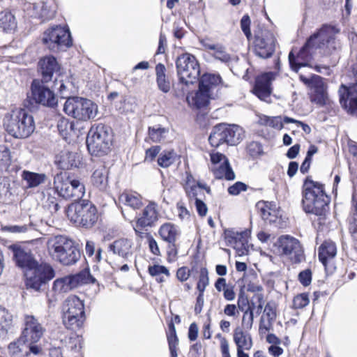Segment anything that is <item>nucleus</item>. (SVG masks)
<instances>
[{
	"instance_id": "79ce46f5",
	"label": "nucleus",
	"mask_w": 357,
	"mask_h": 357,
	"mask_svg": "<svg viewBox=\"0 0 357 357\" xmlns=\"http://www.w3.org/2000/svg\"><path fill=\"white\" fill-rule=\"evenodd\" d=\"M169 132V129L158 124L148 128V135L150 139L155 143L165 139Z\"/></svg>"
},
{
	"instance_id": "473e14b6",
	"label": "nucleus",
	"mask_w": 357,
	"mask_h": 357,
	"mask_svg": "<svg viewBox=\"0 0 357 357\" xmlns=\"http://www.w3.org/2000/svg\"><path fill=\"white\" fill-rule=\"evenodd\" d=\"M166 68L164 64L159 63L155 66L156 84L160 91L165 93L169 92L171 83L166 76Z\"/></svg>"
},
{
	"instance_id": "6ab92c4d",
	"label": "nucleus",
	"mask_w": 357,
	"mask_h": 357,
	"mask_svg": "<svg viewBox=\"0 0 357 357\" xmlns=\"http://www.w3.org/2000/svg\"><path fill=\"white\" fill-rule=\"evenodd\" d=\"M61 65L56 58L52 55L41 57L38 62V73L40 76L39 80L45 82H53L54 85L57 84V79L54 75L60 72Z\"/></svg>"
},
{
	"instance_id": "e2e57ef3",
	"label": "nucleus",
	"mask_w": 357,
	"mask_h": 357,
	"mask_svg": "<svg viewBox=\"0 0 357 357\" xmlns=\"http://www.w3.org/2000/svg\"><path fill=\"white\" fill-rule=\"evenodd\" d=\"M41 3H30L27 6L26 15L32 18H37L40 20V11Z\"/></svg>"
},
{
	"instance_id": "e433bc0d",
	"label": "nucleus",
	"mask_w": 357,
	"mask_h": 357,
	"mask_svg": "<svg viewBox=\"0 0 357 357\" xmlns=\"http://www.w3.org/2000/svg\"><path fill=\"white\" fill-rule=\"evenodd\" d=\"M17 27L15 17L11 12L4 10L0 13V29L4 32H10Z\"/></svg>"
},
{
	"instance_id": "39448f33",
	"label": "nucleus",
	"mask_w": 357,
	"mask_h": 357,
	"mask_svg": "<svg viewBox=\"0 0 357 357\" xmlns=\"http://www.w3.org/2000/svg\"><path fill=\"white\" fill-rule=\"evenodd\" d=\"M50 254L63 266L76 264L81 257V252L75 242L65 236H54L48 243Z\"/></svg>"
},
{
	"instance_id": "2eb2a0df",
	"label": "nucleus",
	"mask_w": 357,
	"mask_h": 357,
	"mask_svg": "<svg viewBox=\"0 0 357 357\" xmlns=\"http://www.w3.org/2000/svg\"><path fill=\"white\" fill-rule=\"evenodd\" d=\"M275 43L276 39L270 30L260 29L255 33L254 52L261 59L270 58L275 52Z\"/></svg>"
},
{
	"instance_id": "a211bd4d",
	"label": "nucleus",
	"mask_w": 357,
	"mask_h": 357,
	"mask_svg": "<svg viewBox=\"0 0 357 357\" xmlns=\"http://www.w3.org/2000/svg\"><path fill=\"white\" fill-rule=\"evenodd\" d=\"M8 248L12 252L13 260L17 267L28 270L37 265V260L27 247L15 243L9 245Z\"/></svg>"
},
{
	"instance_id": "a18cd8bd",
	"label": "nucleus",
	"mask_w": 357,
	"mask_h": 357,
	"mask_svg": "<svg viewBox=\"0 0 357 357\" xmlns=\"http://www.w3.org/2000/svg\"><path fill=\"white\" fill-rule=\"evenodd\" d=\"M211 93L199 85L198 90L194 98L195 105L197 108H202L209 104Z\"/></svg>"
},
{
	"instance_id": "603ef678",
	"label": "nucleus",
	"mask_w": 357,
	"mask_h": 357,
	"mask_svg": "<svg viewBox=\"0 0 357 357\" xmlns=\"http://www.w3.org/2000/svg\"><path fill=\"white\" fill-rule=\"evenodd\" d=\"M233 336L234 343L236 344V341L238 340V343L242 346V348L246 349L248 345L247 331H243V328L238 326L234 331Z\"/></svg>"
},
{
	"instance_id": "0e129e2a",
	"label": "nucleus",
	"mask_w": 357,
	"mask_h": 357,
	"mask_svg": "<svg viewBox=\"0 0 357 357\" xmlns=\"http://www.w3.org/2000/svg\"><path fill=\"white\" fill-rule=\"evenodd\" d=\"M264 314L266 315L269 322L275 321L277 317L275 307L271 303H267L264 307Z\"/></svg>"
},
{
	"instance_id": "393cba45",
	"label": "nucleus",
	"mask_w": 357,
	"mask_h": 357,
	"mask_svg": "<svg viewBox=\"0 0 357 357\" xmlns=\"http://www.w3.org/2000/svg\"><path fill=\"white\" fill-rule=\"evenodd\" d=\"M157 220L158 211L156 210V204L153 202H151L143 209L140 217L137 218L136 225L137 227L140 228L152 227Z\"/></svg>"
},
{
	"instance_id": "f704fd0d",
	"label": "nucleus",
	"mask_w": 357,
	"mask_h": 357,
	"mask_svg": "<svg viewBox=\"0 0 357 357\" xmlns=\"http://www.w3.org/2000/svg\"><path fill=\"white\" fill-rule=\"evenodd\" d=\"M63 323L66 328L70 330H75L79 328L85 319L84 314H70V311L62 316Z\"/></svg>"
},
{
	"instance_id": "f3484780",
	"label": "nucleus",
	"mask_w": 357,
	"mask_h": 357,
	"mask_svg": "<svg viewBox=\"0 0 357 357\" xmlns=\"http://www.w3.org/2000/svg\"><path fill=\"white\" fill-rule=\"evenodd\" d=\"M341 107L349 116L357 118V87L342 84L338 89Z\"/></svg>"
},
{
	"instance_id": "7ed1b4c3",
	"label": "nucleus",
	"mask_w": 357,
	"mask_h": 357,
	"mask_svg": "<svg viewBox=\"0 0 357 357\" xmlns=\"http://www.w3.org/2000/svg\"><path fill=\"white\" fill-rule=\"evenodd\" d=\"M49 82L33 79L30 86V93L23 102L24 107L30 112H37L40 106L54 108L57 106L58 100L54 92L53 86L48 85Z\"/></svg>"
},
{
	"instance_id": "1a4fd4ad",
	"label": "nucleus",
	"mask_w": 357,
	"mask_h": 357,
	"mask_svg": "<svg viewBox=\"0 0 357 357\" xmlns=\"http://www.w3.org/2000/svg\"><path fill=\"white\" fill-rule=\"evenodd\" d=\"M64 112L79 121L94 119L98 112V105L90 99L73 96L68 98L63 105Z\"/></svg>"
},
{
	"instance_id": "338daca9",
	"label": "nucleus",
	"mask_w": 357,
	"mask_h": 357,
	"mask_svg": "<svg viewBox=\"0 0 357 357\" xmlns=\"http://www.w3.org/2000/svg\"><path fill=\"white\" fill-rule=\"evenodd\" d=\"M47 204L48 208L52 213H56L60 209V205L58 202V199L54 196L49 194L47 198Z\"/></svg>"
},
{
	"instance_id": "c756f323",
	"label": "nucleus",
	"mask_w": 357,
	"mask_h": 357,
	"mask_svg": "<svg viewBox=\"0 0 357 357\" xmlns=\"http://www.w3.org/2000/svg\"><path fill=\"white\" fill-rule=\"evenodd\" d=\"M168 331L166 333L170 357H178L177 346L178 337L176 334L175 324L172 319L167 322Z\"/></svg>"
},
{
	"instance_id": "8fccbe9b",
	"label": "nucleus",
	"mask_w": 357,
	"mask_h": 357,
	"mask_svg": "<svg viewBox=\"0 0 357 357\" xmlns=\"http://www.w3.org/2000/svg\"><path fill=\"white\" fill-rule=\"evenodd\" d=\"M310 303L309 295L307 292H303L294 296L293 299V307L295 309H302Z\"/></svg>"
},
{
	"instance_id": "4d7b16f0",
	"label": "nucleus",
	"mask_w": 357,
	"mask_h": 357,
	"mask_svg": "<svg viewBox=\"0 0 357 357\" xmlns=\"http://www.w3.org/2000/svg\"><path fill=\"white\" fill-rule=\"evenodd\" d=\"M249 186L243 182L237 181L227 189L228 193L231 195L236 196L241 192L246 191Z\"/></svg>"
},
{
	"instance_id": "2f4dec72",
	"label": "nucleus",
	"mask_w": 357,
	"mask_h": 357,
	"mask_svg": "<svg viewBox=\"0 0 357 357\" xmlns=\"http://www.w3.org/2000/svg\"><path fill=\"white\" fill-rule=\"evenodd\" d=\"M108 170L104 165L99 166L91 176L93 185L100 190H105L108 183Z\"/></svg>"
},
{
	"instance_id": "58836bf2",
	"label": "nucleus",
	"mask_w": 357,
	"mask_h": 357,
	"mask_svg": "<svg viewBox=\"0 0 357 357\" xmlns=\"http://www.w3.org/2000/svg\"><path fill=\"white\" fill-rule=\"evenodd\" d=\"M224 234L227 245L232 247L240 241L250 237V231L245 230L239 232L234 229H226L225 230Z\"/></svg>"
},
{
	"instance_id": "f257e3e1",
	"label": "nucleus",
	"mask_w": 357,
	"mask_h": 357,
	"mask_svg": "<svg viewBox=\"0 0 357 357\" xmlns=\"http://www.w3.org/2000/svg\"><path fill=\"white\" fill-rule=\"evenodd\" d=\"M330 198L326 194L323 184L307 176L304 181L302 204L307 213H313L322 219L328 208Z\"/></svg>"
},
{
	"instance_id": "f8f14e48",
	"label": "nucleus",
	"mask_w": 357,
	"mask_h": 357,
	"mask_svg": "<svg viewBox=\"0 0 357 357\" xmlns=\"http://www.w3.org/2000/svg\"><path fill=\"white\" fill-rule=\"evenodd\" d=\"M97 284L100 285L97 280L91 275L89 268H84L75 274L59 278L53 282L52 290H72L75 288L82 287L84 285Z\"/></svg>"
},
{
	"instance_id": "7c9ffc66",
	"label": "nucleus",
	"mask_w": 357,
	"mask_h": 357,
	"mask_svg": "<svg viewBox=\"0 0 357 357\" xmlns=\"http://www.w3.org/2000/svg\"><path fill=\"white\" fill-rule=\"evenodd\" d=\"M119 202L134 210L140 208L143 205L142 197L137 192H124L119 195Z\"/></svg>"
},
{
	"instance_id": "de8ad7c7",
	"label": "nucleus",
	"mask_w": 357,
	"mask_h": 357,
	"mask_svg": "<svg viewBox=\"0 0 357 357\" xmlns=\"http://www.w3.org/2000/svg\"><path fill=\"white\" fill-rule=\"evenodd\" d=\"M149 273L151 276L156 277V280L160 282L162 281V278L161 277L162 274H165L167 276L169 275V270L165 266L158 264L149 266Z\"/></svg>"
},
{
	"instance_id": "37998d69",
	"label": "nucleus",
	"mask_w": 357,
	"mask_h": 357,
	"mask_svg": "<svg viewBox=\"0 0 357 357\" xmlns=\"http://www.w3.org/2000/svg\"><path fill=\"white\" fill-rule=\"evenodd\" d=\"M256 206L260 211L263 219L275 222V220L269 219V216H274L275 218L277 216L276 211L272 208V206L275 207V204L261 200L257 203Z\"/></svg>"
},
{
	"instance_id": "6e6d98bb",
	"label": "nucleus",
	"mask_w": 357,
	"mask_h": 357,
	"mask_svg": "<svg viewBox=\"0 0 357 357\" xmlns=\"http://www.w3.org/2000/svg\"><path fill=\"white\" fill-rule=\"evenodd\" d=\"M249 237L240 241L236 245L232 247L236 250V252L238 256H244L248 254L249 252Z\"/></svg>"
},
{
	"instance_id": "4be33fe9",
	"label": "nucleus",
	"mask_w": 357,
	"mask_h": 357,
	"mask_svg": "<svg viewBox=\"0 0 357 357\" xmlns=\"http://www.w3.org/2000/svg\"><path fill=\"white\" fill-rule=\"evenodd\" d=\"M43 335V328L33 316H26L25 328L20 335L26 342L36 343Z\"/></svg>"
},
{
	"instance_id": "ea45409f",
	"label": "nucleus",
	"mask_w": 357,
	"mask_h": 357,
	"mask_svg": "<svg viewBox=\"0 0 357 357\" xmlns=\"http://www.w3.org/2000/svg\"><path fill=\"white\" fill-rule=\"evenodd\" d=\"M159 234L162 240L168 243H172L176 242L178 231L174 225L172 223H165L160 227L159 229Z\"/></svg>"
},
{
	"instance_id": "3c124183",
	"label": "nucleus",
	"mask_w": 357,
	"mask_h": 357,
	"mask_svg": "<svg viewBox=\"0 0 357 357\" xmlns=\"http://www.w3.org/2000/svg\"><path fill=\"white\" fill-rule=\"evenodd\" d=\"M208 272L206 268L202 267L200 269L199 279L197 283V290H205L208 284Z\"/></svg>"
},
{
	"instance_id": "aec40b11",
	"label": "nucleus",
	"mask_w": 357,
	"mask_h": 357,
	"mask_svg": "<svg viewBox=\"0 0 357 357\" xmlns=\"http://www.w3.org/2000/svg\"><path fill=\"white\" fill-rule=\"evenodd\" d=\"M309 41H305L304 45L300 49L299 52L295 55L293 51L289 53L288 59L290 68L297 73L301 67L310 66V61L312 59L313 52L309 50Z\"/></svg>"
},
{
	"instance_id": "774afa93",
	"label": "nucleus",
	"mask_w": 357,
	"mask_h": 357,
	"mask_svg": "<svg viewBox=\"0 0 357 357\" xmlns=\"http://www.w3.org/2000/svg\"><path fill=\"white\" fill-rule=\"evenodd\" d=\"M193 268L190 271L186 266H182L177 270L176 277L180 281H185L192 274Z\"/></svg>"
},
{
	"instance_id": "5fc2aeb1",
	"label": "nucleus",
	"mask_w": 357,
	"mask_h": 357,
	"mask_svg": "<svg viewBox=\"0 0 357 357\" xmlns=\"http://www.w3.org/2000/svg\"><path fill=\"white\" fill-rule=\"evenodd\" d=\"M264 124L277 130H282L283 128V122L280 116L269 117L265 116L264 119Z\"/></svg>"
},
{
	"instance_id": "864d4df0",
	"label": "nucleus",
	"mask_w": 357,
	"mask_h": 357,
	"mask_svg": "<svg viewBox=\"0 0 357 357\" xmlns=\"http://www.w3.org/2000/svg\"><path fill=\"white\" fill-rule=\"evenodd\" d=\"M33 227V224L30 222L29 225H8L3 227L4 231L10 233H25Z\"/></svg>"
},
{
	"instance_id": "dca6fc26",
	"label": "nucleus",
	"mask_w": 357,
	"mask_h": 357,
	"mask_svg": "<svg viewBox=\"0 0 357 357\" xmlns=\"http://www.w3.org/2000/svg\"><path fill=\"white\" fill-rule=\"evenodd\" d=\"M300 80L313 89V93L310 96L312 102L317 104L320 107L326 105L328 102V96L327 93V86L324 83V79L317 75H312L310 78L301 75Z\"/></svg>"
},
{
	"instance_id": "b1692460",
	"label": "nucleus",
	"mask_w": 357,
	"mask_h": 357,
	"mask_svg": "<svg viewBox=\"0 0 357 357\" xmlns=\"http://www.w3.org/2000/svg\"><path fill=\"white\" fill-rule=\"evenodd\" d=\"M55 163L63 170L78 167L81 163L80 155L77 153L63 151L56 156Z\"/></svg>"
},
{
	"instance_id": "20e7f679",
	"label": "nucleus",
	"mask_w": 357,
	"mask_h": 357,
	"mask_svg": "<svg viewBox=\"0 0 357 357\" xmlns=\"http://www.w3.org/2000/svg\"><path fill=\"white\" fill-rule=\"evenodd\" d=\"M25 107L11 111L4 119V126L9 135L15 138L24 139L29 137L34 131L33 116Z\"/></svg>"
},
{
	"instance_id": "c9c22d12",
	"label": "nucleus",
	"mask_w": 357,
	"mask_h": 357,
	"mask_svg": "<svg viewBox=\"0 0 357 357\" xmlns=\"http://www.w3.org/2000/svg\"><path fill=\"white\" fill-rule=\"evenodd\" d=\"M222 82V77L219 74L204 73L199 79V85L205 88L211 93L215 87Z\"/></svg>"
},
{
	"instance_id": "9d476101",
	"label": "nucleus",
	"mask_w": 357,
	"mask_h": 357,
	"mask_svg": "<svg viewBox=\"0 0 357 357\" xmlns=\"http://www.w3.org/2000/svg\"><path fill=\"white\" fill-rule=\"evenodd\" d=\"M243 137L244 131L241 126L222 123L212 128L208 142L213 147L215 148L223 144L236 146L243 140Z\"/></svg>"
},
{
	"instance_id": "a878e982",
	"label": "nucleus",
	"mask_w": 357,
	"mask_h": 357,
	"mask_svg": "<svg viewBox=\"0 0 357 357\" xmlns=\"http://www.w3.org/2000/svg\"><path fill=\"white\" fill-rule=\"evenodd\" d=\"M337 248L335 243L332 241H324L319 247L318 257L319 261L325 267L326 272H328V264L335 257Z\"/></svg>"
},
{
	"instance_id": "c85d7f7f",
	"label": "nucleus",
	"mask_w": 357,
	"mask_h": 357,
	"mask_svg": "<svg viewBox=\"0 0 357 357\" xmlns=\"http://www.w3.org/2000/svg\"><path fill=\"white\" fill-rule=\"evenodd\" d=\"M131 246L130 241L127 238H120L109 244V250L123 258H128L129 255H132Z\"/></svg>"
},
{
	"instance_id": "69168bd1",
	"label": "nucleus",
	"mask_w": 357,
	"mask_h": 357,
	"mask_svg": "<svg viewBox=\"0 0 357 357\" xmlns=\"http://www.w3.org/2000/svg\"><path fill=\"white\" fill-rule=\"evenodd\" d=\"M248 151L252 157H257L263 153L261 145L256 142H252L248 146Z\"/></svg>"
},
{
	"instance_id": "f03ea898",
	"label": "nucleus",
	"mask_w": 357,
	"mask_h": 357,
	"mask_svg": "<svg viewBox=\"0 0 357 357\" xmlns=\"http://www.w3.org/2000/svg\"><path fill=\"white\" fill-rule=\"evenodd\" d=\"M176 68L178 78L176 85L178 95L188 93L190 86L196 83L200 76L199 63L194 55L183 53L177 57Z\"/></svg>"
},
{
	"instance_id": "cd10ccee",
	"label": "nucleus",
	"mask_w": 357,
	"mask_h": 357,
	"mask_svg": "<svg viewBox=\"0 0 357 357\" xmlns=\"http://www.w3.org/2000/svg\"><path fill=\"white\" fill-rule=\"evenodd\" d=\"M63 314L70 311V314H84V304L77 296H69L66 298L62 306Z\"/></svg>"
},
{
	"instance_id": "0eeeda50",
	"label": "nucleus",
	"mask_w": 357,
	"mask_h": 357,
	"mask_svg": "<svg viewBox=\"0 0 357 357\" xmlns=\"http://www.w3.org/2000/svg\"><path fill=\"white\" fill-rule=\"evenodd\" d=\"M67 215L71 222L85 229L92 228L96 224L99 217L96 206L86 199L70 204Z\"/></svg>"
},
{
	"instance_id": "72a5a7b5",
	"label": "nucleus",
	"mask_w": 357,
	"mask_h": 357,
	"mask_svg": "<svg viewBox=\"0 0 357 357\" xmlns=\"http://www.w3.org/2000/svg\"><path fill=\"white\" fill-rule=\"evenodd\" d=\"M13 326V314L0 305V338L4 337Z\"/></svg>"
},
{
	"instance_id": "4468645a",
	"label": "nucleus",
	"mask_w": 357,
	"mask_h": 357,
	"mask_svg": "<svg viewBox=\"0 0 357 357\" xmlns=\"http://www.w3.org/2000/svg\"><path fill=\"white\" fill-rule=\"evenodd\" d=\"M275 246L278 252L287 256L294 264H299L305 260L303 249L298 239L289 235H282L278 238Z\"/></svg>"
},
{
	"instance_id": "c03bdc74",
	"label": "nucleus",
	"mask_w": 357,
	"mask_h": 357,
	"mask_svg": "<svg viewBox=\"0 0 357 357\" xmlns=\"http://www.w3.org/2000/svg\"><path fill=\"white\" fill-rule=\"evenodd\" d=\"M177 154L173 150H164L158 155V165L162 168H167L173 165L176 159Z\"/></svg>"
},
{
	"instance_id": "a19ab883",
	"label": "nucleus",
	"mask_w": 357,
	"mask_h": 357,
	"mask_svg": "<svg viewBox=\"0 0 357 357\" xmlns=\"http://www.w3.org/2000/svg\"><path fill=\"white\" fill-rule=\"evenodd\" d=\"M26 347V341L20 336L17 341L10 342L8 349L12 357H24L28 356L27 351H24Z\"/></svg>"
},
{
	"instance_id": "052dcab7",
	"label": "nucleus",
	"mask_w": 357,
	"mask_h": 357,
	"mask_svg": "<svg viewBox=\"0 0 357 357\" xmlns=\"http://www.w3.org/2000/svg\"><path fill=\"white\" fill-rule=\"evenodd\" d=\"M221 171H224V178L227 181H233L235 179V174L227 158H225L221 164Z\"/></svg>"
},
{
	"instance_id": "13d9d810",
	"label": "nucleus",
	"mask_w": 357,
	"mask_h": 357,
	"mask_svg": "<svg viewBox=\"0 0 357 357\" xmlns=\"http://www.w3.org/2000/svg\"><path fill=\"white\" fill-rule=\"evenodd\" d=\"M240 24L242 31L246 38L250 40L252 36V33L250 31L251 20L250 16L248 14H245L241 19Z\"/></svg>"
},
{
	"instance_id": "423d86ee",
	"label": "nucleus",
	"mask_w": 357,
	"mask_h": 357,
	"mask_svg": "<svg viewBox=\"0 0 357 357\" xmlns=\"http://www.w3.org/2000/svg\"><path fill=\"white\" fill-rule=\"evenodd\" d=\"M113 135L110 127L102 123L93 125L86 137L89 152L98 157L107 155L112 144Z\"/></svg>"
},
{
	"instance_id": "09e8293b",
	"label": "nucleus",
	"mask_w": 357,
	"mask_h": 357,
	"mask_svg": "<svg viewBox=\"0 0 357 357\" xmlns=\"http://www.w3.org/2000/svg\"><path fill=\"white\" fill-rule=\"evenodd\" d=\"M40 13L41 22H45L54 17L55 9L52 8L47 2H41Z\"/></svg>"
},
{
	"instance_id": "bf43d9fd",
	"label": "nucleus",
	"mask_w": 357,
	"mask_h": 357,
	"mask_svg": "<svg viewBox=\"0 0 357 357\" xmlns=\"http://www.w3.org/2000/svg\"><path fill=\"white\" fill-rule=\"evenodd\" d=\"M221 171H224V178L227 181H233L235 179V174L227 158H225L221 164Z\"/></svg>"
},
{
	"instance_id": "680f3d73",
	"label": "nucleus",
	"mask_w": 357,
	"mask_h": 357,
	"mask_svg": "<svg viewBox=\"0 0 357 357\" xmlns=\"http://www.w3.org/2000/svg\"><path fill=\"white\" fill-rule=\"evenodd\" d=\"M312 271L310 268L301 271L298 280L304 287H307L312 282Z\"/></svg>"
},
{
	"instance_id": "bb28decb",
	"label": "nucleus",
	"mask_w": 357,
	"mask_h": 357,
	"mask_svg": "<svg viewBox=\"0 0 357 357\" xmlns=\"http://www.w3.org/2000/svg\"><path fill=\"white\" fill-rule=\"evenodd\" d=\"M310 40V43L309 44V50L312 51L317 49H322L325 47V42L327 43V45H332L335 43V39L329 37L327 34L323 33V31H320L319 29L312 33L306 41Z\"/></svg>"
},
{
	"instance_id": "4c0bfd02",
	"label": "nucleus",
	"mask_w": 357,
	"mask_h": 357,
	"mask_svg": "<svg viewBox=\"0 0 357 357\" xmlns=\"http://www.w3.org/2000/svg\"><path fill=\"white\" fill-rule=\"evenodd\" d=\"M22 178L26 182L29 188H35L44 183L47 176L44 173H36L24 170L22 173Z\"/></svg>"
},
{
	"instance_id": "49530a36",
	"label": "nucleus",
	"mask_w": 357,
	"mask_h": 357,
	"mask_svg": "<svg viewBox=\"0 0 357 357\" xmlns=\"http://www.w3.org/2000/svg\"><path fill=\"white\" fill-rule=\"evenodd\" d=\"M11 162L12 159L10 149L5 146H0V173L6 172Z\"/></svg>"
},
{
	"instance_id": "ddd939ff",
	"label": "nucleus",
	"mask_w": 357,
	"mask_h": 357,
	"mask_svg": "<svg viewBox=\"0 0 357 357\" xmlns=\"http://www.w3.org/2000/svg\"><path fill=\"white\" fill-rule=\"evenodd\" d=\"M29 273L26 274V286L28 289L40 290L43 285L48 283L55 276V271L47 263L39 264L34 268H29Z\"/></svg>"
},
{
	"instance_id": "6e6552de",
	"label": "nucleus",
	"mask_w": 357,
	"mask_h": 357,
	"mask_svg": "<svg viewBox=\"0 0 357 357\" xmlns=\"http://www.w3.org/2000/svg\"><path fill=\"white\" fill-rule=\"evenodd\" d=\"M52 189L58 198L64 200L73 199L75 202L80 199L85 192L83 183L77 179H70L69 175L62 172L54 175Z\"/></svg>"
},
{
	"instance_id": "5701e85b",
	"label": "nucleus",
	"mask_w": 357,
	"mask_h": 357,
	"mask_svg": "<svg viewBox=\"0 0 357 357\" xmlns=\"http://www.w3.org/2000/svg\"><path fill=\"white\" fill-rule=\"evenodd\" d=\"M200 44L205 50L213 51L211 55L215 59L226 64L231 61V55L227 52L226 47L222 44L211 43L209 38L200 40Z\"/></svg>"
},
{
	"instance_id": "412c9836",
	"label": "nucleus",
	"mask_w": 357,
	"mask_h": 357,
	"mask_svg": "<svg viewBox=\"0 0 357 357\" xmlns=\"http://www.w3.org/2000/svg\"><path fill=\"white\" fill-rule=\"evenodd\" d=\"M275 79V73L268 72L263 73L256 78L255 86L253 88V93L260 100H266L269 98L271 92V83Z\"/></svg>"
},
{
	"instance_id": "9b49d317",
	"label": "nucleus",
	"mask_w": 357,
	"mask_h": 357,
	"mask_svg": "<svg viewBox=\"0 0 357 357\" xmlns=\"http://www.w3.org/2000/svg\"><path fill=\"white\" fill-rule=\"evenodd\" d=\"M43 43L51 51L66 50L73 45V38L68 28L54 25L44 31Z\"/></svg>"
}]
</instances>
